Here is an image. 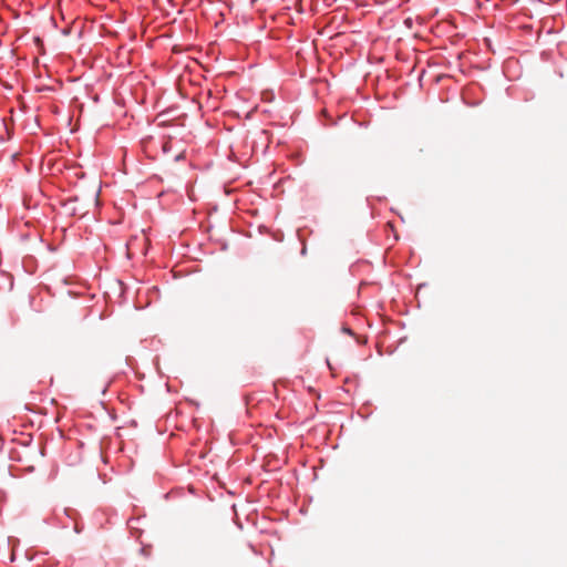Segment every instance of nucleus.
I'll return each mask as SVG.
<instances>
[{
	"instance_id": "obj_1",
	"label": "nucleus",
	"mask_w": 567,
	"mask_h": 567,
	"mask_svg": "<svg viewBox=\"0 0 567 567\" xmlns=\"http://www.w3.org/2000/svg\"><path fill=\"white\" fill-rule=\"evenodd\" d=\"M162 151L164 154H167L172 150V141L168 140H162L161 142Z\"/></svg>"
},
{
	"instance_id": "obj_2",
	"label": "nucleus",
	"mask_w": 567,
	"mask_h": 567,
	"mask_svg": "<svg viewBox=\"0 0 567 567\" xmlns=\"http://www.w3.org/2000/svg\"><path fill=\"white\" fill-rule=\"evenodd\" d=\"M184 158H185L184 153H179V154H177V155L175 156L174 161H175V162H178V161H182V159H184Z\"/></svg>"
},
{
	"instance_id": "obj_3",
	"label": "nucleus",
	"mask_w": 567,
	"mask_h": 567,
	"mask_svg": "<svg viewBox=\"0 0 567 567\" xmlns=\"http://www.w3.org/2000/svg\"><path fill=\"white\" fill-rule=\"evenodd\" d=\"M74 530H75V533H78V534L82 532V526H80V524H79V523H76V522L74 523Z\"/></svg>"
},
{
	"instance_id": "obj_4",
	"label": "nucleus",
	"mask_w": 567,
	"mask_h": 567,
	"mask_svg": "<svg viewBox=\"0 0 567 567\" xmlns=\"http://www.w3.org/2000/svg\"><path fill=\"white\" fill-rule=\"evenodd\" d=\"M65 512H66V515H68L69 517H71L72 519H74V517H73L72 515H73V514H74V515L76 514V512H75V511H73V509H65Z\"/></svg>"
},
{
	"instance_id": "obj_5",
	"label": "nucleus",
	"mask_w": 567,
	"mask_h": 567,
	"mask_svg": "<svg viewBox=\"0 0 567 567\" xmlns=\"http://www.w3.org/2000/svg\"><path fill=\"white\" fill-rule=\"evenodd\" d=\"M440 99H441V101H445V102H447V101L450 100V96H449V94H447L446 96H444L443 94H441V95H440Z\"/></svg>"
},
{
	"instance_id": "obj_6",
	"label": "nucleus",
	"mask_w": 567,
	"mask_h": 567,
	"mask_svg": "<svg viewBox=\"0 0 567 567\" xmlns=\"http://www.w3.org/2000/svg\"><path fill=\"white\" fill-rule=\"evenodd\" d=\"M465 94H466V91L463 90V95H462L463 102H465Z\"/></svg>"
},
{
	"instance_id": "obj_7",
	"label": "nucleus",
	"mask_w": 567,
	"mask_h": 567,
	"mask_svg": "<svg viewBox=\"0 0 567 567\" xmlns=\"http://www.w3.org/2000/svg\"><path fill=\"white\" fill-rule=\"evenodd\" d=\"M443 346H447V340L443 339Z\"/></svg>"
}]
</instances>
